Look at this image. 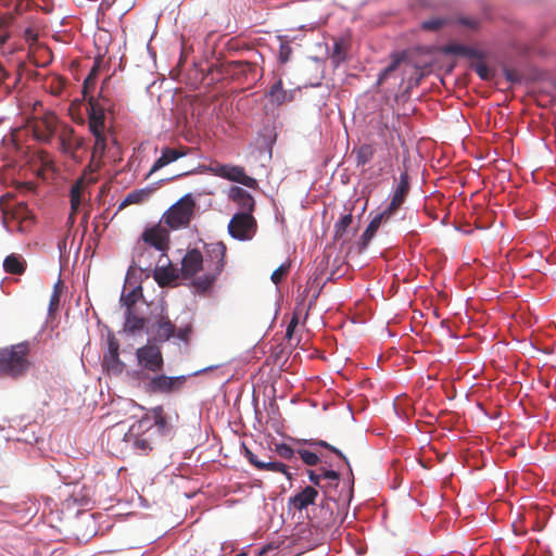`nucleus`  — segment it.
<instances>
[{
  "label": "nucleus",
  "mask_w": 556,
  "mask_h": 556,
  "mask_svg": "<svg viewBox=\"0 0 556 556\" xmlns=\"http://www.w3.org/2000/svg\"><path fill=\"white\" fill-rule=\"evenodd\" d=\"M31 367L30 346L21 342L0 349V376L17 379L24 377Z\"/></svg>",
  "instance_id": "f257e3e1"
},
{
  "label": "nucleus",
  "mask_w": 556,
  "mask_h": 556,
  "mask_svg": "<svg viewBox=\"0 0 556 556\" xmlns=\"http://www.w3.org/2000/svg\"><path fill=\"white\" fill-rule=\"evenodd\" d=\"M197 203L191 193L185 194L169 208H167L161 222L169 230L185 229L190 226V223L195 214Z\"/></svg>",
  "instance_id": "f03ea898"
},
{
  "label": "nucleus",
  "mask_w": 556,
  "mask_h": 556,
  "mask_svg": "<svg viewBox=\"0 0 556 556\" xmlns=\"http://www.w3.org/2000/svg\"><path fill=\"white\" fill-rule=\"evenodd\" d=\"M138 379L143 383L147 393L169 394L179 391L186 383L185 376L169 377L160 372L150 375L148 372H138Z\"/></svg>",
  "instance_id": "7ed1b4c3"
},
{
  "label": "nucleus",
  "mask_w": 556,
  "mask_h": 556,
  "mask_svg": "<svg viewBox=\"0 0 556 556\" xmlns=\"http://www.w3.org/2000/svg\"><path fill=\"white\" fill-rule=\"evenodd\" d=\"M170 230L160 220L156 225L148 227L141 235V240L149 247L154 248L160 254V262L166 255L170 244Z\"/></svg>",
  "instance_id": "20e7f679"
},
{
  "label": "nucleus",
  "mask_w": 556,
  "mask_h": 556,
  "mask_svg": "<svg viewBox=\"0 0 556 556\" xmlns=\"http://www.w3.org/2000/svg\"><path fill=\"white\" fill-rule=\"evenodd\" d=\"M60 150L75 162H81L80 151L86 150V140L76 135L73 127L64 126L59 134Z\"/></svg>",
  "instance_id": "39448f33"
},
{
  "label": "nucleus",
  "mask_w": 556,
  "mask_h": 556,
  "mask_svg": "<svg viewBox=\"0 0 556 556\" xmlns=\"http://www.w3.org/2000/svg\"><path fill=\"white\" fill-rule=\"evenodd\" d=\"M256 229V220L250 213L235 214L228 225L230 236L241 241L251 240Z\"/></svg>",
  "instance_id": "423d86ee"
},
{
  "label": "nucleus",
  "mask_w": 556,
  "mask_h": 556,
  "mask_svg": "<svg viewBox=\"0 0 556 556\" xmlns=\"http://www.w3.org/2000/svg\"><path fill=\"white\" fill-rule=\"evenodd\" d=\"M139 365L144 372H161L164 366V358L161 349L157 345L147 344L139 348L136 352Z\"/></svg>",
  "instance_id": "0eeeda50"
},
{
  "label": "nucleus",
  "mask_w": 556,
  "mask_h": 556,
  "mask_svg": "<svg viewBox=\"0 0 556 556\" xmlns=\"http://www.w3.org/2000/svg\"><path fill=\"white\" fill-rule=\"evenodd\" d=\"M212 172L218 177L239 182L245 187L252 189L257 187V180L248 176L242 166L217 164L215 167H212Z\"/></svg>",
  "instance_id": "6e6552de"
},
{
  "label": "nucleus",
  "mask_w": 556,
  "mask_h": 556,
  "mask_svg": "<svg viewBox=\"0 0 556 556\" xmlns=\"http://www.w3.org/2000/svg\"><path fill=\"white\" fill-rule=\"evenodd\" d=\"M227 70L236 77H244L249 81H257L263 76V70L255 61H231L227 64Z\"/></svg>",
  "instance_id": "1a4fd4ad"
},
{
  "label": "nucleus",
  "mask_w": 556,
  "mask_h": 556,
  "mask_svg": "<svg viewBox=\"0 0 556 556\" xmlns=\"http://www.w3.org/2000/svg\"><path fill=\"white\" fill-rule=\"evenodd\" d=\"M227 248L224 242H212L205 244L206 267L211 266L215 273H222L225 266Z\"/></svg>",
  "instance_id": "9d476101"
},
{
  "label": "nucleus",
  "mask_w": 556,
  "mask_h": 556,
  "mask_svg": "<svg viewBox=\"0 0 556 556\" xmlns=\"http://www.w3.org/2000/svg\"><path fill=\"white\" fill-rule=\"evenodd\" d=\"M153 278L162 288L170 286L178 279L177 270L172 265L167 255L163 257L162 262L157 261V265L153 270Z\"/></svg>",
  "instance_id": "9b49d317"
},
{
  "label": "nucleus",
  "mask_w": 556,
  "mask_h": 556,
  "mask_svg": "<svg viewBox=\"0 0 556 556\" xmlns=\"http://www.w3.org/2000/svg\"><path fill=\"white\" fill-rule=\"evenodd\" d=\"M56 116L52 113L37 119L33 125L35 137L42 142H49L56 131Z\"/></svg>",
  "instance_id": "f8f14e48"
},
{
  "label": "nucleus",
  "mask_w": 556,
  "mask_h": 556,
  "mask_svg": "<svg viewBox=\"0 0 556 556\" xmlns=\"http://www.w3.org/2000/svg\"><path fill=\"white\" fill-rule=\"evenodd\" d=\"M204 258L202 253L192 249L187 251L181 261V275L185 278H193L201 269H203Z\"/></svg>",
  "instance_id": "ddd939ff"
},
{
  "label": "nucleus",
  "mask_w": 556,
  "mask_h": 556,
  "mask_svg": "<svg viewBox=\"0 0 556 556\" xmlns=\"http://www.w3.org/2000/svg\"><path fill=\"white\" fill-rule=\"evenodd\" d=\"M318 496V491L311 485L305 486L300 492L289 497L288 505L296 510H303L313 505Z\"/></svg>",
  "instance_id": "4468645a"
},
{
  "label": "nucleus",
  "mask_w": 556,
  "mask_h": 556,
  "mask_svg": "<svg viewBox=\"0 0 556 556\" xmlns=\"http://www.w3.org/2000/svg\"><path fill=\"white\" fill-rule=\"evenodd\" d=\"M118 341L111 337L108 341V352L104 354L103 364L110 371L122 372L124 368L123 362L119 359Z\"/></svg>",
  "instance_id": "2eb2a0df"
},
{
  "label": "nucleus",
  "mask_w": 556,
  "mask_h": 556,
  "mask_svg": "<svg viewBox=\"0 0 556 556\" xmlns=\"http://www.w3.org/2000/svg\"><path fill=\"white\" fill-rule=\"evenodd\" d=\"M409 191V180L407 173H403L400 176V182L397 187L394 190V193L391 198V201L386 208L388 213H391L392 215L395 214V212L401 207V205L404 203L406 195Z\"/></svg>",
  "instance_id": "dca6fc26"
},
{
  "label": "nucleus",
  "mask_w": 556,
  "mask_h": 556,
  "mask_svg": "<svg viewBox=\"0 0 556 556\" xmlns=\"http://www.w3.org/2000/svg\"><path fill=\"white\" fill-rule=\"evenodd\" d=\"M187 155V149L180 148V149H174V148H164L162 150L161 156L155 160L152 167L149 170L148 176L154 174L155 172L160 170L161 168L169 165L170 163L177 161L178 159Z\"/></svg>",
  "instance_id": "f3484780"
},
{
  "label": "nucleus",
  "mask_w": 556,
  "mask_h": 556,
  "mask_svg": "<svg viewBox=\"0 0 556 556\" xmlns=\"http://www.w3.org/2000/svg\"><path fill=\"white\" fill-rule=\"evenodd\" d=\"M87 188V181L85 177L78 178L71 187L70 190V202H71V214L70 219L74 222V216L80 208L84 200V193Z\"/></svg>",
  "instance_id": "a211bd4d"
},
{
  "label": "nucleus",
  "mask_w": 556,
  "mask_h": 556,
  "mask_svg": "<svg viewBox=\"0 0 556 556\" xmlns=\"http://www.w3.org/2000/svg\"><path fill=\"white\" fill-rule=\"evenodd\" d=\"M229 198L239 205L242 210L241 213L252 214L254 211L255 201L247 190L240 187H232L229 191Z\"/></svg>",
  "instance_id": "6ab92c4d"
},
{
  "label": "nucleus",
  "mask_w": 556,
  "mask_h": 556,
  "mask_svg": "<svg viewBox=\"0 0 556 556\" xmlns=\"http://www.w3.org/2000/svg\"><path fill=\"white\" fill-rule=\"evenodd\" d=\"M393 215L391 213H388L387 210L382 211L381 213L377 214L369 222L367 228L362 235V243L363 247H366L369 241L374 238L377 230L382 224H387Z\"/></svg>",
  "instance_id": "aec40b11"
},
{
  "label": "nucleus",
  "mask_w": 556,
  "mask_h": 556,
  "mask_svg": "<svg viewBox=\"0 0 556 556\" xmlns=\"http://www.w3.org/2000/svg\"><path fill=\"white\" fill-rule=\"evenodd\" d=\"M92 135L94 137V144L91 153V163L94 164L96 167H99L108 148V141L111 135L108 131L94 132Z\"/></svg>",
  "instance_id": "412c9836"
},
{
  "label": "nucleus",
  "mask_w": 556,
  "mask_h": 556,
  "mask_svg": "<svg viewBox=\"0 0 556 556\" xmlns=\"http://www.w3.org/2000/svg\"><path fill=\"white\" fill-rule=\"evenodd\" d=\"M155 336L161 341H168L175 336V325L167 315H159L154 321Z\"/></svg>",
  "instance_id": "4be33fe9"
},
{
  "label": "nucleus",
  "mask_w": 556,
  "mask_h": 556,
  "mask_svg": "<svg viewBox=\"0 0 556 556\" xmlns=\"http://www.w3.org/2000/svg\"><path fill=\"white\" fill-rule=\"evenodd\" d=\"M147 418L153 419L154 426L157 427V430L162 434H166L173 429V426L161 405L151 408L147 414Z\"/></svg>",
  "instance_id": "5701e85b"
},
{
  "label": "nucleus",
  "mask_w": 556,
  "mask_h": 556,
  "mask_svg": "<svg viewBox=\"0 0 556 556\" xmlns=\"http://www.w3.org/2000/svg\"><path fill=\"white\" fill-rule=\"evenodd\" d=\"M376 153V149L371 143H363L352 150L351 155L355 156L357 167H363L369 163Z\"/></svg>",
  "instance_id": "b1692460"
},
{
  "label": "nucleus",
  "mask_w": 556,
  "mask_h": 556,
  "mask_svg": "<svg viewBox=\"0 0 556 556\" xmlns=\"http://www.w3.org/2000/svg\"><path fill=\"white\" fill-rule=\"evenodd\" d=\"M91 105V112L89 114L88 118V126L91 134L105 131L104 126V111L103 109L99 108L97 109L93 102H89Z\"/></svg>",
  "instance_id": "393cba45"
},
{
  "label": "nucleus",
  "mask_w": 556,
  "mask_h": 556,
  "mask_svg": "<svg viewBox=\"0 0 556 556\" xmlns=\"http://www.w3.org/2000/svg\"><path fill=\"white\" fill-rule=\"evenodd\" d=\"M3 269L8 274L22 275L26 270V262L18 254H10L3 261Z\"/></svg>",
  "instance_id": "a878e982"
},
{
  "label": "nucleus",
  "mask_w": 556,
  "mask_h": 556,
  "mask_svg": "<svg viewBox=\"0 0 556 556\" xmlns=\"http://www.w3.org/2000/svg\"><path fill=\"white\" fill-rule=\"evenodd\" d=\"M219 274L220 273H215V270L208 266L203 276L193 279L192 285L199 293H204L212 288Z\"/></svg>",
  "instance_id": "bb28decb"
},
{
  "label": "nucleus",
  "mask_w": 556,
  "mask_h": 556,
  "mask_svg": "<svg viewBox=\"0 0 556 556\" xmlns=\"http://www.w3.org/2000/svg\"><path fill=\"white\" fill-rule=\"evenodd\" d=\"M150 194V191L147 189H140L129 192L125 199L119 203L118 211L124 210L126 206L131 204H141L143 203Z\"/></svg>",
  "instance_id": "cd10ccee"
},
{
  "label": "nucleus",
  "mask_w": 556,
  "mask_h": 556,
  "mask_svg": "<svg viewBox=\"0 0 556 556\" xmlns=\"http://www.w3.org/2000/svg\"><path fill=\"white\" fill-rule=\"evenodd\" d=\"M269 101L273 104L281 105L288 100L287 91L283 89L281 79L277 80L268 91Z\"/></svg>",
  "instance_id": "c85d7f7f"
},
{
  "label": "nucleus",
  "mask_w": 556,
  "mask_h": 556,
  "mask_svg": "<svg viewBox=\"0 0 556 556\" xmlns=\"http://www.w3.org/2000/svg\"><path fill=\"white\" fill-rule=\"evenodd\" d=\"M348 47L343 40H336L332 51L330 52V60L337 67L346 60Z\"/></svg>",
  "instance_id": "c756f323"
},
{
  "label": "nucleus",
  "mask_w": 556,
  "mask_h": 556,
  "mask_svg": "<svg viewBox=\"0 0 556 556\" xmlns=\"http://www.w3.org/2000/svg\"><path fill=\"white\" fill-rule=\"evenodd\" d=\"M146 326V319L132 313V309L126 311L125 329L131 333L140 331Z\"/></svg>",
  "instance_id": "7c9ffc66"
},
{
  "label": "nucleus",
  "mask_w": 556,
  "mask_h": 556,
  "mask_svg": "<svg viewBox=\"0 0 556 556\" xmlns=\"http://www.w3.org/2000/svg\"><path fill=\"white\" fill-rule=\"evenodd\" d=\"M353 222L352 214L343 215L334 225V238L341 239Z\"/></svg>",
  "instance_id": "2f4dec72"
},
{
  "label": "nucleus",
  "mask_w": 556,
  "mask_h": 556,
  "mask_svg": "<svg viewBox=\"0 0 556 556\" xmlns=\"http://www.w3.org/2000/svg\"><path fill=\"white\" fill-rule=\"evenodd\" d=\"M62 289H63L62 282H61V280H59L54 285L53 292H52V294L50 296V302H49V311H50V313H53V312H55L59 308L60 300H61V294H62Z\"/></svg>",
  "instance_id": "473e14b6"
},
{
  "label": "nucleus",
  "mask_w": 556,
  "mask_h": 556,
  "mask_svg": "<svg viewBox=\"0 0 556 556\" xmlns=\"http://www.w3.org/2000/svg\"><path fill=\"white\" fill-rule=\"evenodd\" d=\"M134 447L138 454L144 455L152 451V443L144 435H138L135 438Z\"/></svg>",
  "instance_id": "72a5a7b5"
},
{
  "label": "nucleus",
  "mask_w": 556,
  "mask_h": 556,
  "mask_svg": "<svg viewBox=\"0 0 556 556\" xmlns=\"http://www.w3.org/2000/svg\"><path fill=\"white\" fill-rule=\"evenodd\" d=\"M447 24V20L442 17H431L421 23V28L429 31H437Z\"/></svg>",
  "instance_id": "f704fd0d"
},
{
  "label": "nucleus",
  "mask_w": 556,
  "mask_h": 556,
  "mask_svg": "<svg viewBox=\"0 0 556 556\" xmlns=\"http://www.w3.org/2000/svg\"><path fill=\"white\" fill-rule=\"evenodd\" d=\"M141 293H142V291H141V288L139 287V288L134 289L126 295H124V294L122 295L121 301H122L123 305L126 306L127 311L132 308V306L136 304L139 295H141Z\"/></svg>",
  "instance_id": "c9c22d12"
},
{
  "label": "nucleus",
  "mask_w": 556,
  "mask_h": 556,
  "mask_svg": "<svg viewBox=\"0 0 556 556\" xmlns=\"http://www.w3.org/2000/svg\"><path fill=\"white\" fill-rule=\"evenodd\" d=\"M264 466L260 468V470H268L274 472L285 473L289 479L290 473L288 472V467L280 462H263Z\"/></svg>",
  "instance_id": "e433bc0d"
},
{
  "label": "nucleus",
  "mask_w": 556,
  "mask_h": 556,
  "mask_svg": "<svg viewBox=\"0 0 556 556\" xmlns=\"http://www.w3.org/2000/svg\"><path fill=\"white\" fill-rule=\"evenodd\" d=\"M470 67L478 74L482 80H491L493 74L489 66L483 62L472 63Z\"/></svg>",
  "instance_id": "4c0bfd02"
},
{
  "label": "nucleus",
  "mask_w": 556,
  "mask_h": 556,
  "mask_svg": "<svg viewBox=\"0 0 556 556\" xmlns=\"http://www.w3.org/2000/svg\"><path fill=\"white\" fill-rule=\"evenodd\" d=\"M307 444H309L311 446H320V447L327 448V450L331 451L332 453H334L337 456H339L341 459H343L345 463H348L346 457L340 450L330 445L328 442H326L324 440H309V441H307Z\"/></svg>",
  "instance_id": "58836bf2"
},
{
  "label": "nucleus",
  "mask_w": 556,
  "mask_h": 556,
  "mask_svg": "<svg viewBox=\"0 0 556 556\" xmlns=\"http://www.w3.org/2000/svg\"><path fill=\"white\" fill-rule=\"evenodd\" d=\"M401 59L395 56L392 62L379 74L378 85L383 84L386 79L399 67Z\"/></svg>",
  "instance_id": "ea45409f"
},
{
  "label": "nucleus",
  "mask_w": 556,
  "mask_h": 556,
  "mask_svg": "<svg viewBox=\"0 0 556 556\" xmlns=\"http://www.w3.org/2000/svg\"><path fill=\"white\" fill-rule=\"evenodd\" d=\"M298 453L307 466H316L319 463V456L314 452L299 450Z\"/></svg>",
  "instance_id": "a19ab883"
},
{
  "label": "nucleus",
  "mask_w": 556,
  "mask_h": 556,
  "mask_svg": "<svg viewBox=\"0 0 556 556\" xmlns=\"http://www.w3.org/2000/svg\"><path fill=\"white\" fill-rule=\"evenodd\" d=\"M97 80H92L89 77H86L84 80L83 86V96L85 100H88L89 102H93L92 91L94 90Z\"/></svg>",
  "instance_id": "79ce46f5"
},
{
  "label": "nucleus",
  "mask_w": 556,
  "mask_h": 556,
  "mask_svg": "<svg viewBox=\"0 0 556 556\" xmlns=\"http://www.w3.org/2000/svg\"><path fill=\"white\" fill-rule=\"evenodd\" d=\"M466 46L459 43L446 45L442 48V52L445 54L465 55Z\"/></svg>",
  "instance_id": "37998d69"
},
{
  "label": "nucleus",
  "mask_w": 556,
  "mask_h": 556,
  "mask_svg": "<svg viewBox=\"0 0 556 556\" xmlns=\"http://www.w3.org/2000/svg\"><path fill=\"white\" fill-rule=\"evenodd\" d=\"M276 452L283 459H292L294 456V450L286 443L276 445Z\"/></svg>",
  "instance_id": "c03bdc74"
},
{
  "label": "nucleus",
  "mask_w": 556,
  "mask_h": 556,
  "mask_svg": "<svg viewBox=\"0 0 556 556\" xmlns=\"http://www.w3.org/2000/svg\"><path fill=\"white\" fill-rule=\"evenodd\" d=\"M289 268L290 266L287 265V264H282L280 265L277 269L274 270V273L271 274V281L275 283V285H278L279 282H281V280L283 279V277L288 274L289 271Z\"/></svg>",
  "instance_id": "a18cd8bd"
},
{
  "label": "nucleus",
  "mask_w": 556,
  "mask_h": 556,
  "mask_svg": "<svg viewBox=\"0 0 556 556\" xmlns=\"http://www.w3.org/2000/svg\"><path fill=\"white\" fill-rule=\"evenodd\" d=\"M292 54V48L288 42H281L279 47V55L278 59L280 63L285 64L287 63Z\"/></svg>",
  "instance_id": "49530a36"
},
{
  "label": "nucleus",
  "mask_w": 556,
  "mask_h": 556,
  "mask_svg": "<svg viewBox=\"0 0 556 556\" xmlns=\"http://www.w3.org/2000/svg\"><path fill=\"white\" fill-rule=\"evenodd\" d=\"M191 332H192V327L190 324H188L184 327H180L177 330L175 329V336L184 342L189 341Z\"/></svg>",
  "instance_id": "de8ad7c7"
},
{
  "label": "nucleus",
  "mask_w": 556,
  "mask_h": 556,
  "mask_svg": "<svg viewBox=\"0 0 556 556\" xmlns=\"http://www.w3.org/2000/svg\"><path fill=\"white\" fill-rule=\"evenodd\" d=\"M458 24L470 29H476L479 26V20L471 16H462L457 20Z\"/></svg>",
  "instance_id": "09e8293b"
},
{
  "label": "nucleus",
  "mask_w": 556,
  "mask_h": 556,
  "mask_svg": "<svg viewBox=\"0 0 556 556\" xmlns=\"http://www.w3.org/2000/svg\"><path fill=\"white\" fill-rule=\"evenodd\" d=\"M244 456L249 460V463L252 464L258 470L261 467L264 466L263 460H258L256 455L245 446H244Z\"/></svg>",
  "instance_id": "8fccbe9b"
},
{
  "label": "nucleus",
  "mask_w": 556,
  "mask_h": 556,
  "mask_svg": "<svg viewBox=\"0 0 556 556\" xmlns=\"http://www.w3.org/2000/svg\"><path fill=\"white\" fill-rule=\"evenodd\" d=\"M298 324H299L298 316H293L292 319L290 320L288 327H287V330H286V337L287 338L290 339L292 337L293 331L296 328Z\"/></svg>",
  "instance_id": "3c124183"
},
{
  "label": "nucleus",
  "mask_w": 556,
  "mask_h": 556,
  "mask_svg": "<svg viewBox=\"0 0 556 556\" xmlns=\"http://www.w3.org/2000/svg\"><path fill=\"white\" fill-rule=\"evenodd\" d=\"M464 56L475 58V59H482L483 54L479 50L466 46V51H465V55Z\"/></svg>",
  "instance_id": "603ef678"
},
{
  "label": "nucleus",
  "mask_w": 556,
  "mask_h": 556,
  "mask_svg": "<svg viewBox=\"0 0 556 556\" xmlns=\"http://www.w3.org/2000/svg\"><path fill=\"white\" fill-rule=\"evenodd\" d=\"M320 475H321V478L330 479V480H334V481H338L339 477H340L339 472H337L334 470H323V472Z\"/></svg>",
  "instance_id": "864d4df0"
},
{
  "label": "nucleus",
  "mask_w": 556,
  "mask_h": 556,
  "mask_svg": "<svg viewBox=\"0 0 556 556\" xmlns=\"http://www.w3.org/2000/svg\"><path fill=\"white\" fill-rule=\"evenodd\" d=\"M37 37H38V36H37L36 31H35L33 28L28 27V28H26V29H25V31H24V38H25L27 41H33V42H34V41H36V40H37Z\"/></svg>",
  "instance_id": "5fc2aeb1"
},
{
  "label": "nucleus",
  "mask_w": 556,
  "mask_h": 556,
  "mask_svg": "<svg viewBox=\"0 0 556 556\" xmlns=\"http://www.w3.org/2000/svg\"><path fill=\"white\" fill-rule=\"evenodd\" d=\"M505 77L507 80H509L511 83L519 81V79H520L517 72H515L513 70H505Z\"/></svg>",
  "instance_id": "6e6d98bb"
},
{
  "label": "nucleus",
  "mask_w": 556,
  "mask_h": 556,
  "mask_svg": "<svg viewBox=\"0 0 556 556\" xmlns=\"http://www.w3.org/2000/svg\"><path fill=\"white\" fill-rule=\"evenodd\" d=\"M308 478H309V481L312 483H314L315 485H320V479H321V475H317L315 471L313 470H308Z\"/></svg>",
  "instance_id": "4d7b16f0"
},
{
  "label": "nucleus",
  "mask_w": 556,
  "mask_h": 556,
  "mask_svg": "<svg viewBox=\"0 0 556 556\" xmlns=\"http://www.w3.org/2000/svg\"><path fill=\"white\" fill-rule=\"evenodd\" d=\"M98 73H99V67L98 65H93L92 68L90 70L89 74L87 77L91 78L92 80H97V77H98Z\"/></svg>",
  "instance_id": "13d9d810"
},
{
  "label": "nucleus",
  "mask_w": 556,
  "mask_h": 556,
  "mask_svg": "<svg viewBox=\"0 0 556 556\" xmlns=\"http://www.w3.org/2000/svg\"><path fill=\"white\" fill-rule=\"evenodd\" d=\"M9 39V34L4 33L0 35V46L4 45Z\"/></svg>",
  "instance_id": "bf43d9fd"
},
{
  "label": "nucleus",
  "mask_w": 556,
  "mask_h": 556,
  "mask_svg": "<svg viewBox=\"0 0 556 556\" xmlns=\"http://www.w3.org/2000/svg\"><path fill=\"white\" fill-rule=\"evenodd\" d=\"M116 0H103V4L108 8L112 7Z\"/></svg>",
  "instance_id": "052dcab7"
},
{
  "label": "nucleus",
  "mask_w": 556,
  "mask_h": 556,
  "mask_svg": "<svg viewBox=\"0 0 556 556\" xmlns=\"http://www.w3.org/2000/svg\"><path fill=\"white\" fill-rule=\"evenodd\" d=\"M8 76V73L0 65V78H5Z\"/></svg>",
  "instance_id": "680f3d73"
},
{
  "label": "nucleus",
  "mask_w": 556,
  "mask_h": 556,
  "mask_svg": "<svg viewBox=\"0 0 556 556\" xmlns=\"http://www.w3.org/2000/svg\"><path fill=\"white\" fill-rule=\"evenodd\" d=\"M5 26H7V21H5V18L1 17L0 18V29H2Z\"/></svg>",
  "instance_id": "e2e57ef3"
},
{
  "label": "nucleus",
  "mask_w": 556,
  "mask_h": 556,
  "mask_svg": "<svg viewBox=\"0 0 556 556\" xmlns=\"http://www.w3.org/2000/svg\"><path fill=\"white\" fill-rule=\"evenodd\" d=\"M143 254H140L139 258H138V266L141 267V263H142V257H143Z\"/></svg>",
  "instance_id": "0e129e2a"
},
{
  "label": "nucleus",
  "mask_w": 556,
  "mask_h": 556,
  "mask_svg": "<svg viewBox=\"0 0 556 556\" xmlns=\"http://www.w3.org/2000/svg\"><path fill=\"white\" fill-rule=\"evenodd\" d=\"M20 207H21V210H23L25 212L27 211V205L24 203L20 204Z\"/></svg>",
  "instance_id": "69168bd1"
},
{
  "label": "nucleus",
  "mask_w": 556,
  "mask_h": 556,
  "mask_svg": "<svg viewBox=\"0 0 556 556\" xmlns=\"http://www.w3.org/2000/svg\"><path fill=\"white\" fill-rule=\"evenodd\" d=\"M236 556H248V554L242 552V553L237 554Z\"/></svg>",
  "instance_id": "338daca9"
}]
</instances>
